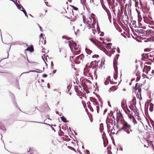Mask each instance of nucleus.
Returning <instances> with one entry per match:
<instances>
[{
	"mask_svg": "<svg viewBox=\"0 0 154 154\" xmlns=\"http://www.w3.org/2000/svg\"><path fill=\"white\" fill-rule=\"evenodd\" d=\"M83 19L84 23L86 24L89 29H90L91 28H92V32L95 34L96 32L95 27L94 26L96 21L95 17L91 14H89L87 19L83 16Z\"/></svg>",
	"mask_w": 154,
	"mask_h": 154,
	"instance_id": "nucleus-1",
	"label": "nucleus"
},
{
	"mask_svg": "<svg viewBox=\"0 0 154 154\" xmlns=\"http://www.w3.org/2000/svg\"><path fill=\"white\" fill-rule=\"evenodd\" d=\"M69 46L72 50H73V48L75 52L79 53L80 52V49L78 47L79 45L77 46L76 43L72 40H70L68 41Z\"/></svg>",
	"mask_w": 154,
	"mask_h": 154,
	"instance_id": "nucleus-2",
	"label": "nucleus"
},
{
	"mask_svg": "<svg viewBox=\"0 0 154 154\" xmlns=\"http://www.w3.org/2000/svg\"><path fill=\"white\" fill-rule=\"evenodd\" d=\"M131 126L130 125L127 123L125 124L124 126L121 128V130L125 132L127 134H129L130 132L132 131L131 129Z\"/></svg>",
	"mask_w": 154,
	"mask_h": 154,
	"instance_id": "nucleus-3",
	"label": "nucleus"
},
{
	"mask_svg": "<svg viewBox=\"0 0 154 154\" xmlns=\"http://www.w3.org/2000/svg\"><path fill=\"white\" fill-rule=\"evenodd\" d=\"M90 40L94 44L96 45H97L98 47L100 50L103 51L106 54L105 52L106 51V49L105 48H104L103 47H102L101 45H100L99 46L98 45V42L97 41H95L93 39L90 38Z\"/></svg>",
	"mask_w": 154,
	"mask_h": 154,
	"instance_id": "nucleus-4",
	"label": "nucleus"
},
{
	"mask_svg": "<svg viewBox=\"0 0 154 154\" xmlns=\"http://www.w3.org/2000/svg\"><path fill=\"white\" fill-rule=\"evenodd\" d=\"M83 58L84 56L83 55H80L77 56L75 60V63L76 64L79 63L83 61Z\"/></svg>",
	"mask_w": 154,
	"mask_h": 154,
	"instance_id": "nucleus-5",
	"label": "nucleus"
},
{
	"mask_svg": "<svg viewBox=\"0 0 154 154\" xmlns=\"http://www.w3.org/2000/svg\"><path fill=\"white\" fill-rule=\"evenodd\" d=\"M106 122L107 126H109V127H113V122L112 119H107L106 120Z\"/></svg>",
	"mask_w": 154,
	"mask_h": 154,
	"instance_id": "nucleus-6",
	"label": "nucleus"
},
{
	"mask_svg": "<svg viewBox=\"0 0 154 154\" xmlns=\"http://www.w3.org/2000/svg\"><path fill=\"white\" fill-rule=\"evenodd\" d=\"M126 113L128 115V117L129 119H132V111H130L129 109H128L127 111L126 112Z\"/></svg>",
	"mask_w": 154,
	"mask_h": 154,
	"instance_id": "nucleus-7",
	"label": "nucleus"
},
{
	"mask_svg": "<svg viewBox=\"0 0 154 154\" xmlns=\"http://www.w3.org/2000/svg\"><path fill=\"white\" fill-rule=\"evenodd\" d=\"M84 74L85 76H87L88 77H91L92 74L91 72H89V71L85 70L84 72Z\"/></svg>",
	"mask_w": 154,
	"mask_h": 154,
	"instance_id": "nucleus-8",
	"label": "nucleus"
},
{
	"mask_svg": "<svg viewBox=\"0 0 154 154\" xmlns=\"http://www.w3.org/2000/svg\"><path fill=\"white\" fill-rule=\"evenodd\" d=\"M15 4L16 5V6H17V8L20 10V11L22 10H24V9L23 8V7L20 5L18 4L17 3H15Z\"/></svg>",
	"mask_w": 154,
	"mask_h": 154,
	"instance_id": "nucleus-9",
	"label": "nucleus"
},
{
	"mask_svg": "<svg viewBox=\"0 0 154 154\" xmlns=\"http://www.w3.org/2000/svg\"><path fill=\"white\" fill-rule=\"evenodd\" d=\"M91 102L92 103V104L94 105V106H93V107H94L96 106H97L99 105V103L95 100H94L93 101H91Z\"/></svg>",
	"mask_w": 154,
	"mask_h": 154,
	"instance_id": "nucleus-10",
	"label": "nucleus"
},
{
	"mask_svg": "<svg viewBox=\"0 0 154 154\" xmlns=\"http://www.w3.org/2000/svg\"><path fill=\"white\" fill-rule=\"evenodd\" d=\"M112 45V44L111 43H109L107 44V45L106 47V48L107 49L108 51L110 50V49L111 48V45Z\"/></svg>",
	"mask_w": 154,
	"mask_h": 154,
	"instance_id": "nucleus-11",
	"label": "nucleus"
},
{
	"mask_svg": "<svg viewBox=\"0 0 154 154\" xmlns=\"http://www.w3.org/2000/svg\"><path fill=\"white\" fill-rule=\"evenodd\" d=\"M85 50L87 54H90L92 52V51L91 50L88 48H85Z\"/></svg>",
	"mask_w": 154,
	"mask_h": 154,
	"instance_id": "nucleus-12",
	"label": "nucleus"
},
{
	"mask_svg": "<svg viewBox=\"0 0 154 154\" xmlns=\"http://www.w3.org/2000/svg\"><path fill=\"white\" fill-rule=\"evenodd\" d=\"M60 118H61V119L62 120V121L63 122H65V123L67 122V120L65 117H64L63 116L62 117H61Z\"/></svg>",
	"mask_w": 154,
	"mask_h": 154,
	"instance_id": "nucleus-13",
	"label": "nucleus"
},
{
	"mask_svg": "<svg viewBox=\"0 0 154 154\" xmlns=\"http://www.w3.org/2000/svg\"><path fill=\"white\" fill-rule=\"evenodd\" d=\"M115 48L113 47H112V48H111L110 49V50H109V51L110 52L111 54H112L115 51Z\"/></svg>",
	"mask_w": 154,
	"mask_h": 154,
	"instance_id": "nucleus-14",
	"label": "nucleus"
},
{
	"mask_svg": "<svg viewBox=\"0 0 154 154\" xmlns=\"http://www.w3.org/2000/svg\"><path fill=\"white\" fill-rule=\"evenodd\" d=\"M100 131L101 132H102L103 130V124H101L100 125Z\"/></svg>",
	"mask_w": 154,
	"mask_h": 154,
	"instance_id": "nucleus-15",
	"label": "nucleus"
},
{
	"mask_svg": "<svg viewBox=\"0 0 154 154\" xmlns=\"http://www.w3.org/2000/svg\"><path fill=\"white\" fill-rule=\"evenodd\" d=\"M149 10L148 8H145L144 9V11H143V12L147 14H148L149 13Z\"/></svg>",
	"mask_w": 154,
	"mask_h": 154,
	"instance_id": "nucleus-16",
	"label": "nucleus"
},
{
	"mask_svg": "<svg viewBox=\"0 0 154 154\" xmlns=\"http://www.w3.org/2000/svg\"><path fill=\"white\" fill-rule=\"evenodd\" d=\"M145 69H146V70L147 71V73H148V72L151 69V67L149 66H145Z\"/></svg>",
	"mask_w": 154,
	"mask_h": 154,
	"instance_id": "nucleus-17",
	"label": "nucleus"
},
{
	"mask_svg": "<svg viewBox=\"0 0 154 154\" xmlns=\"http://www.w3.org/2000/svg\"><path fill=\"white\" fill-rule=\"evenodd\" d=\"M94 108L96 109V110H97V112L98 113L99 112V105L97 106L96 107H94Z\"/></svg>",
	"mask_w": 154,
	"mask_h": 154,
	"instance_id": "nucleus-18",
	"label": "nucleus"
},
{
	"mask_svg": "<svg viewBox=\"0 0 154 154\" xmlns=\"http://www.w3.org/2000/svg\"><path fill=\"white\" fill-rule=\"evenodd\" d=\"M93 70H94L93 74H94V76L95 78V79H97V76L96 71L95 70V69H94Z\"/></svg>",
	"mask_w": 154,
	"mask_h": 154,
	"instance_id": "nucleus-19",
	"label": "nucleus"
},
{
	"mask_svg": "<svg viewBox=\"0 0 154 154\" xmlns=\"http://www.w3.org/2000/svg\"><path fill=\"white\" fill-rule=\"evenodd\" d=\"M109 77H108L107 79V80L105 81L104 83L105 85H107L109 83Z\"/></svg>",
	"mask_w": 154,
	"mask_h": 154,
	"instance_id": "nucleus-20",
	"label": "nucleus"
},
{
	"mask_svg": "<svg viewBox=\"0 0 154 154\" xmlns=\"http://www.w3.org/2000/svg\"><path fill=\"white\" fill-rule=\"evenodd\" d=\"M116 89L115 88V87H112V88H110L109 90V92H110L111 91H114L116 90Z\"/></svg>",
	"mask_w": 154,
	"mask_h": 154,
	"instance_id": "nucleus-21",
	"label": "nucleus"
},
{
	"mask_svg": "<svg viewBox=\"0 0 154 154\" xmlns=\"http://www.w3.org/2000/svg\"><path fill=\"white\" fill-rule=\"evenodd\" d=\"M21 11H22L23 12V13L24 14L25 16L26 17H27L28 18V17L27 15L26 12V11L25 10V9L22 10H21Z\"/></svg>",
	"mask_w": 154,
	"mask_h": 154,
	"instance_id": "nucleus-22",
	"label": "nucleus"
},
{
	"mask_svg": "<svg viewBox=\"0 0 154 154\" xmlns=\"http://www.w3.org/2000/svg\"><path fill=\"white\" fill-rule=\"evenodd\" d=\"M33 48H27L26 49V50L32 51H33Z\"/></svg>",
	"mask_w": 154,
	"mask_h": 154,
	"instance_id": "nucleus-23",
	"label": "nucleus"
},
{
	"mask_svg": "<svg viewBox=\"0 0 154 154\" xmlns=\"http://www.w3.org/2000/svg\"><path fill=\"white\" fill-rule=\"evenodd\" d=\"M137 89L138 90V91L140 94L141 93V88L140 87H138L137 88H136V89Z\"/></svg>",
	"mask_w": 154,
	"mask_h": 154,
	"instance_id": "nucleus-24",
	"label": "nucleus"
},
{
	"mask_svg": "<svg viewBox=\"0 0 154 154\" xmlns=\"http://www.w3.org/2000/svg\"><path fill=\"white\" fill-rule=\"evenodd\" d=\"M71 7L74 10L77 11L78 10V8H77L75 7L73 5H71Z\"/></svg>",
	"mask_w": 154,
	"mask_h": 154,
	"instance_id": "nucleus-25",
	"label": "nucleus"
},
{
	"mask_svg": "<svg viewBox=\"0 0 154 154\" xmlns=\"http://www.w3.org/2000/svg\"><path fill=\"white\" fill-rule=\"evenodd\" d=\"M97 63V61H96V60H94V61H92L91 63V65H93L94 64V63H95V65H96V63Z\"/></svg>",
	"mask_w": 154,
	"mask_h": 154,
	"instance_id": "nucleus-26",
	"label": "nucleus"
},
{
	"mask_svg": "<svg viewBox=\"0 0 154 154\" xmlns=\"http://www.w3.org/2000/svg\"><path fill=\"white\" fill-rule=\"evenodd\" d=\"M92 57H93V58H97L99 57V56L98 55H93Z\"/></svg>",
	"mask_w": 154,
	"mask_h": 154,
	"instance_id": "nucleus-27",
	"label": "nucleus"
},
{
	"mask_svg": "<svg viewBox=\"0 0 154 154\" xmlns=\"http://www.w3.org/2000/svg\"><path fill=\"white\" fill-rule=\"evenodd\" d=\"M71 87L69 85H68L67 87V91H68V92L69 91V90H70Z\"/></svg>",
	"mask_w": 154,
	"mask_h": 154,
	"instance_id": "nucleus-28",
	"label": "nucleus"
},
{
	"mask_svg": "<svg viewBox=\"0 0 154 154\" xmlns=\"http://www.w3.org/2000/svg\"><path fill=\"white\" fill-rule=\"evenodd\" d=\"M35 72V71H34V70H31L29 72H23V73L21 75L23 74V73H29L30 72Z\"/></svg>",
	"mask_w": 154,
	"mask_h": 154,
	"instance_id": "nucleus-29",
	"label": "nucleus"
},
{
	"mask_svg": "<svg viewBox=\"0 0 154 154\" xmlns=\"http://www.w3.org/2000/svg\"><path fill=\"white\" fill-rule=\"evenodd\" d=\"M140 77H138V76L137 77V78L136 79V81H139L140 80Z\"/></svg>",
	"mask_w": 154,
	"mask_h": 154,
	"instance_id": "nucleus-30",
	"label": "nucleus"
},
{
	"mask_svg": "<svg viewBox=\"0 0 154 154\" xmlns=\"http://www.w3.org/2000/svg\"><path fill=\"white\" fill-rule=\"evenodd\" d=\"M138 3L136 2V3L135 4V6H137V7H138V8H140V7L139 6H138Z\"/></svg>",
	"mask_w": 154,
	"mask_h": 154,
	"instance_id": "nucleus-31",
	"label": "nucleus"
},
{
	"mask_svg": "<svg viewBox=\"0 0 154 154\" xmlns=\"http://www.w3.org/2000/svg\"><path fill=\"white\" fill-rule=\"evenodd\" d=\"M38 26H39V28H40V31H41V32H42V31H42V27H41L40 26V25H39V24H38Z\"/></svg>",
	"mask_w": 154,
	"mask_h": 154,
	"instance_id": "nucleus-32",
	"label": "nucleus"
},
{
	"mask_svg": "<svg viewBox=\"0 0 154 154\" xmlns=\"http://www.w3.org/2000/svg\"><path fill=\"white\" fill-rule=\"evenodd\" d=\"M81 3H84L85 2L86 0H80Z\"/></svg>",
	"mask_w": 154,
	"mask_h": 154,
	"instance_id": "nucleus-33",
	"label": "nucleus"
},
{
	"mask_svg": "<svg viewBox=\"0 0 154 154\" xmlns=\"http://www.w3.org/2000/svg\"><path fill=\"white\" fill-rule=\"evenodd\" d=\"M86 152L87 154H89V151L88 150H87L86 151Z\"/></svg>",
	"mask_w": 154,
	"mask_h": 154,
	"instance_id": "nucleus-34",
	"label": "nucleus"
},
{
	"mask_svg": "<svg viewBox=\"0 0 154 154\" xmlns=\"http://www.w3.org/2000/svg\"><path fill=\"white\" fill-rule=\"evenodd\" d=\"M121 106L122 108L125 107V104L124 103H121Z\"/></svg>",
	"mask_w": 154,
	"mask_h": 154,
	"instance_id": "nucleus-35",
	"label": "nucleus"
},
{
	"mask_svg": "<svg viewBox=\"0 0 154 154\" xmlns=\"http://www.w3.org/2000/svg\"><path fill=\"white\" fill-rule=\"evenodd\" d=\"M47 75L46 74H45L43 75V77L44 78H46L47 77Z\"/></svg>",
	"mask_w": 154,
	"mask_h": 154,
	"instance_id": "nucleus-36",
	"label": "nucleus"
},
{
	"mask_svg": "<svg viewBox=\"0 0 154 154\" xmlns=\"http://www.w3.org/2000/svg\"><path fill=\"white\" fill-rule=\"evenodd\" d=\"M57 94H58L59 96H60V92H59L58 91H57Z\"/></svg>",
	"mask_w": 154,
	"mask_h": 154,
	"instance_id": "nucleus-37",
	"label": "nucleus"
},
{
	"mask_svg": "<svg viewBox=\"0 0 154 154\" xmlns=\"http://www.w3.org/2000/svg\"><path fill=\"white\" fill-rule=\"evenodd\" d=\"M117 52L118 53H120V50H119V48H118V50H117Z\"/></svg>",
	"mask_w": 154,
	"mask_h": 154,
	"instance_id": "nucleus-38",
	"label": "nucleus"
},
{
	"mask_svg": "<svg viewBox=\"0 0 154 154\" xmlns=\"http://www.w3.org/2000/svg\"><path fill=\"white\" fill-rule=\"evenodd\" d=\"M90 2L91 3H93V0H90Z\"/></svg>",
	"mask_w": 154,
	"mask_h": 154,
	"instance_id": "nucleus-39",
	"label": "nucleus"
},
{
	"mask_svg": "<svg viewBox=\"0 0 154 154\" xmlns=\"http://www.w3.org/2000/svg\"><path fill=\"white\" fill-rule=\"evenodd\" d=\"M73 28H74V32H75V34L76 35V32H75V27H74H74H73Z\"/></svg>",
	"mask_w": 154,
	"mask_h": 154,
	"instance_id": "nucleus-40",
	"label": "nucleus"
},
{
	"mask_svg": "<svg viewBox=\"0 0 154 154\" xmlns=\"http://www.w3.org/2000/svg\"><path fill=\"white\" fill-rule=\"evenodd\" d=\"M154 70H152V71L151 72V73H152V74H154Z\"/></svg>",
	"mask_w": 154,
	"mask_h": 154,
	"instance_id": "nucleus-41",
	"label": "nucleus"
},
{
	"mask_svg": "<svg viewBox=\"0 0 154 154\" xmlns=\"http://www.w3.org/2000/svg\"><path fill=\"white\" fill-rule=\"evenodd\" d=\"M51 128H52V129L53 130H54V132H55V130H54V128H53L52 127H51Z\"/></svg>",
	"mask_w": 154,
	"mask_h": 154,
	"instance_id": "nucleus-42",
	"label": "nucleus"
},
{
	"mask_svg": "<svg viewBox=\"0 0 154 154\" xmlns=\"http://www.w3.org/2000/svg\"><path fill=\"white\" fill-rule=\"evenodd\" d=\"M100 40H102V41H103V39L102 38H101V37H100Z\"/></svg>",
	"mask_w": 154,
	"mask_h": 154,
	"instance_id": "nucleus-43",
	"label": "nucleus"
},
{
	"mask_svg": "<svg viewBox=\"0 0 154 154\" xmlns=\"http://www.w3.org/2000/svg\"><path fill=\"white\" fill-rule=\"evenodd\" d=\"M56 70H54L53 71L54 73H55L56 72Z\"/></svg>",
	"mask_w": 154,
	"mask_h": 154,
	"instance_id": "nucleus-44",
	"label": "nucleus"
},
{
	"mask_svg": "<svg viewBox=\"0 0 154 154\" xmlns=\"http://www.w3.org/2000/svg\"><path fill=\"white\" fill-rule=\"evenodd\" d=\"M97 31L98 32H99V29L97 27Z\"/></svg>",
	"mask_w": 154,
	"mask_h": 154,
	"instance_id": "nucleus-45",
	"label": "nucleus"
},
{
	"mask_svg": "<svg viewBox=\"0 0 154 154\" xmlns=\"http://www.w3.org/2000/svg\"><path fill=\"white\" fill-rule=\"evenodd\" d=\"M10 0L11 1H12V2H13L15 4V3H16L13 0Z\"/></svg>",
	"mask_w": 154,
	"mask_h": 154,
	"instance_id": "nucleus-46",
	"label": "nucleus"
},
{
	"mask_svg": "<svg viewBox=\"0 0 154 154\" xmlns=\"http://www.w3.org/2000/svg\"><path fill=\"white\" fill-rule=\"evenodd\" d=\"M36 122V123H41V122Z\"/></svg>",
	"mask_w": 154,
	"mask_h": 154,
	"instance_id": "nucleus-47",
	"label": "nucleus"
},
{
	"mask_svg": "<svg viewBox=\"0 0 154 154\" xmlns=\"http://www.w3.org/2000/svg\"><path fill=\"white\" fill-rule=\"evenodd\" d=\"M152 147H153V149L154 150V145H153L152 144Z\"/></svg>",
	"mask_w": 154,
	"mask_h": 154,
	"instance_id": "nucleus-48",
	"label": "nucleus"
},
{
	"mask_svg": "<svg viewBox=\"0 0 154 154\" xmlns=\"http://www.w3.org/2000/svg\"><path fill=\"white\" fill-rule=\"evenodd\" d=\"M56 113L57 114H59V112H56Z\"/></svg>",
	"mask_w": 154,
	"mask_h": 154,
	"instance_id": "nucleus-49",
	"label": "nucleus"
},
{
	"mask_svg": "<svg viewBox=\"0 0 154 154\" xmlns=\"http://www.w3.org/2000/svg\"><path fill=\"white\" fill-rule=\"evenodd\" d=\"M42 34L41 33L40 35V36H42Z\"/></svg>",
	"mask_w": 154,
	"mask_h": 154,
	"instance_id": "nucleus-50",
	"label": "nucleus"
},
{
	"mask_svg": "<svg viewBox=\"0 0 154 154\" xmlns=\"http://www.w3.org/2000/svg\"><path fill=\"white\" fill-rule=\"evenodd\" d=\"M137 83H136V85H135V88H136V86H137Z\"/></svg>",
	"mask_w": 154,
	"mask_h": 154,
	"instance_id": "nucleus-51",
	"label": "nucleus"
},
{
	"mask_svg": "<svg viewBox=\"0 0 154 154\" xmlns=\"http://www.w3.org/2000/svg\"><path fill=\"white\" fill-rule=\"evenodd\" d=\"M114 63H114H114H113V65H114V68H115V65H114ZM114 69H115V68H114Z\"/></svg>",
	"mask_w": 154,
	"mask_h": 154,
	"instance_id": "nucleus-52",
	"label": "nucleus"
},
{
	"mask_svg": "<svg viewBox=\"0 0 154 154\" xmlns=\"http://www.w3.org/2000/svg\"><path fill=\"white\" fill-rule=\"evenodd\" d=\"M30 16H31V17H33V16L32 15H31V14H30Z\"/></svg>",
	"mask_w": 154,
	"mask_h": 154,
	"instance_id": "nucleus-53",
	"label": "nucleus"
},
{
	"mask_svg": "<svg viewBox=\"0 0 154 154\" xmlns=\"http://www.w3.org/2000/svg\"><path fill=\"white\" fill-rule=\"evenodd\" d=\"M48 88H49V86H48Z\"/></svg>",
	"mask_w": 154,
	"mask_h": 154,
	"instance_id": "nucleus-54",
	"label": "nucleus"
},
{
	"mask_svg": "<svg viewBox=\"0 0 154 154\" xmlns=\"http://www.w3.org/2000/svg\"><path fill=\"white\" fill-rule=\"evenodd\" d=\"M35 109H38V108H37V107H35Z\"/></svg>",
	"mask_w": 154,
	"mask_h": 154,
	"instance_id": "nucleus-55",
	"label": "nucleus"
},
{
	"mask_svg": "<svg viewBox=\"0 0 154 154\" xmlns=\"http://www.w3.org/2000/svg\"><path fill=\"white\" fill-rule=\"evenodd\" d=\"M47 124L48 125H49V126H52V125H49V124Z\"/></svg>",
	"mask_w": 154,
	"mask_h": 154,
	"instance_id": "nucleus-56",
	"label": "nucleus"
},
{
	"mask_svg": "<svg viewBox=\"0 0 154 154\" xmlns=\"http://www.w3.org/2000/svg\"><path fill=\"white\" fill-rule=\"evenodd\" d=\"M56 91V89H54V91Z\"/></svg>",
	"mask_w": 154,
	"mask_h": 154,
	"instance_id": "nucleus-57",
	"label": "nucleus"
},
{
	"mask_svg": "<svg viewBox=\"0 0 154 154\" xmlns=\"http://www.w3.org/2000/svg\"><path fill=\"white\" fill-rule=\"evenodd\" d=\"M61 51L60 50H60H59V52H60H60H61Z\"/></svg>",
	"mask_w": 154,
	"mask_h": 154,
	"instance_id": "nucleus-58",
	"label": "nucleus"
},
{
	"mask_svg": "<svg viewBox=\"0 0 154 154\" xmlns=\"http://www.w3.org/2000/svg\"><path fill=\"white\" fill-rule=\"evenodd\" d=\"M103 43L104 44H105V42L104 41L103 42Z\"/></svg>",
	"mask_w": 154,
	"mask_h": 154,
	"instance_id": "nucleus-59",
	"label": "nucleus"
},
{
	"mask_svg": "<svg viewBox=\"0 0 154 154\" xmlns=\"http://www.w3.org/2000/svg\"><path fill=\"white\" fill-rule=\"evenodd\" d=\"M123 91H125V89H123Z\"/></svg>",
	"mask_w": 154,
	"mask_h": 154,
	"instance_id": "nucleus-60",
	"label": "nucleus"
},
{
	"mask_svg": "<svg viewBox=\"0 0 154 154\" xmlns=\"http://www.w3.org/2000/svg\"><path fill=\"white\" fill-rule=\"evenodd\" d=\"M42 58L43 60L44 61H45V60H44V59L43 58H42Z\"/></svg>",
	"mask_w": 154,
	"mask_h": 154,
	"instance_id": "nucleus-61",
	"label": "nucleus"
},
{
	"mask_svg": "<svg viewBox=\"0 0 154 154\" xmlns=\"http://www.w3.org/2000/svg\"><path fill=\"white\" fill-rule=\"evenodd\" d=\"M144 147H146V145H144Z\"/></svg>",
	"mask_w": 154,
	"mask_h": 154,
	"instance_id": "nucleus-62",
	"label": "nucleus"
},
{
	"mask_svg": "<svg viewBox=\"0 0 154 154\" xmlns=\"http://www.w3.org/2000/svg\"><path fill=\"white\" fill-rule=\"evenodd\" d=\"M92 14L94 16V15L93 14Z\"/></svg>",
	"mask_w": 154,
	"mask_h": 154,
	"instance_id": "nucleus-63",
	"label": "nucleus"
},
{
	"mask_svg": "<svg viewBox=\"0 0 154 154\" xmlns=\"http://www.w3.org/2000/svg\"><path fill=\"white\" fill-rule=\"evenodd\" d=\"M114 79H116V78H115V77H114Z\"/></svg>",
	"mask_w": 154,
	"mask_h": 154,
	"instance_id": "nucleus-64",
	"label": "nucleus"
}]
</instances>
